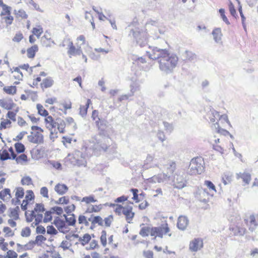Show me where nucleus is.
Segmentation results:
<instances>
[{"label":"nucleus","mask_w":258,"mask_h":258,"mask_svg":"<svg viewBox=\"0 0 258 258\" xmlns=\"http://www.w3.org/2000/svg\"><path fill=\"white\" fill-rule=\"evenodd\" d=\"M35 219V222L31 224V226L34 227L35 226L38 225L41 221L43 218L42 214H38Z\"/></svg>","instance_id":"obj_40"},{"label":"nucleus","mask_w":258,"mask_h":258,"mask_svg":"<svg viewBox=\"0 0 258 258\" xmlns=\"http://www.w3.org/2000/svg\"><path fill=\"white\" fill-rule=\"evenodd\" d=\"M47 233L48 234L56 235L57 231L53 226L49 225L47 227Z\"/></svg>","instance_id":"obj_47"},{"label":"nucleus","mask_w":258,"mask_h":258,"mask_svg":"<svg viewBox=\"0 0 258 258\" xmlns=\"http://www.w3.org/2000/svg\"><path fill=\"white\" fill-rule=\"evenodd\" d=\"M38 110V113L41 116H46L48 115V111L44 108L43 106L40 104H37L36 106Z\"/></svg>","instance_id":"obj_31"},{"label":"nucleus","mask_w":258,"mask_h":258,"mask_svg":"<svg viewBox=\"0 0 258 258\" xmlns=\"http://www.w3.org/2000/svg\"><path fill=\"white\" fill-rule=\"evenodd\" d=\"M170 177V175L169 174V172H167V173H162L153 176L152 177V180L155 182L157 181L158 182L160 183L169 180Z\"/></svg>","instance_id":"obj_13"},{"label":"nucleus","mask_w":258,"mask_h":258,"mask_svg":"<svg viewBox=\"0 0 258 258\" xmlns=\"http://www.w3.org/2000/svg\"><path fill=\"white\" fill-rule=\"evenodd\" d=\"M55 127L57 126V128L60 133H63L64 132V128L66 126L65 121L60 118H57L55 120Z\"/></svg>","instance_id":"obj_16"},{"label":"nucleus","mask_w":258,"mask_h":258,"mask_svg":"<svg viewBox=\"0 0 258 258\" xmlns=\"http://www.w3.org/2000/svg\"><path fill=\"white\" fill-rule=\"evenodd\" d=\"M167 168L170 174H172L176 169V164H175V162H170L169 164L168 165Z\"/></svg>","instance_id":"obj_52"},{"label":"nucleus","mask_w":258,"mask_h":258,"mask_svg":"<svg viewBox=\"0 0 258 258\" xmlns=\"http://www.w3.org/2000/svg\"><path fill=\"white\" fill-rule=\"evenodd\" d=\"M50 38L48 37L46 35H44L41 37L40 42L41 44L43 47H50L51 46V43H54L53 41L50 40Z\"/></svg>","instance_id":"obj_17"},{"label":"nucleus","mask_w":258,"mask_h":258,"mask_svg":"<svg viewBox=\"0 0 258 258\" xmlns=\"http://www.w3.org/2000/svg\"><path fill=\"white\" fill-rule=\"evenodd\" d=\"M112 216L111 215L109 216L104 219L105 225L106 227H110L112 222Z\"/></svg>","instance_id":"obj_64"},{"label":"nucleus","mask_w":258,"mask_h":258,"mask_svg":"<svg viewBox=\"0 0 258 258\" xmlns=\"http://www.w3.org/2000/svg\"><path fill=\"white\" fill-rule=\"evenodd\" d=\"M133 207L130 206H127L126 207H124L123 210L122 211V214L124 215L125 216L128 214L130 212L132 211Z\"/></svg>","instance_id":"obj_62"},{"label":"nucleus","mask_w":258,"mask_h":258,"mask_svg":"<svg viewBox=\"0 0 258 258\" xmlns=\"http://www.w3.org/2000/svg\"><path fill=\"white\" fill-rule=\"evenodd\" d=\"M21 183L22 185H29L32 184V180L30 176H25L22 178Z\"/></svg>","instance_id":"obj_38"},{"label":"nucleus","mask_w":258,"mask_h":258,"mask_svg":"<svg viewBox=\"0 0 258 258\" xmlns=\"http://www.w3.org/2000/svg\"><path fill=\"white\" fill-rule=\"evenodd\" d=\"M173 182L175 188L182 189L186 186V181L182 175L176 173L174 176Z\"/></svg>","instance_id":"obj_6"},{"label":"nucleus","mask_w":258,"mask_h":258,"mask_svg":"<svg viewBox=\"0 0 258 258\" xmlns=\"http://www.w3.org/2000/svg\"><path fill=\"white\" fill-rule=\"evenodd\" d=\"M205 184L209 188V189L216 192V187L214 184L209 180H206L205 181Z\"/></svg>","instance_id":"obj_53"},{"label":"nucleus","mask_w":258,"mask_h":258,"mask_svg":"<svg viewBox=\"0 0 258 258\" xmlns=\"http://www.w3.org/2000/svg\"><path fill=\"white\" fill-rule=\"evenodd\" d=\"M31 135L28 136V141L32 143L40 144L43 143V136L41 133L37 132L34 134L31 132Z\"/></svg>","instance_id":"obj_8"},{"label":"nucleus","mask_w":258,"mask_h":258,"mask_svg":"<svg viewBox=\"0 0 258 258\" xmlns=\"http://www.w3.org/2000/svg\"><path fill=\"white\" fill-rule=\"evenodd\" d=\"M25 199L24 200L31 201L34 199V195L32 190H28L27 191V195L25 196Z\"/></svg>","instance_id":"obj_45"},{"label":"nucleus","mask_w":258,"mask_h":258,"mask_svg":"<svg viewBox=\"0 0 258 258\" xmlns=\"http://www.w3.org/2000/svg\"><path fill=\"white\" fill-rule=\"evenodd\" d=\"M151 228L149 227H144L141 229L139 234L142 237L147 236L149 233L151 234Z\"/></svg>","instance_id":"obj_34"},{"label":"nucleus","mask_w":258,"mask_h":258,"mask_svg":"<svg viewBox=\"0 0 258 258\" xmlns=\"http://www.w3.org/2000/svg\"><path fill=\"white\" fill-rule=\"evenodd\" d=\"M10 210L11 211L10 214L9 215V216L10 217H13L14 218V220H17L19 219V216L18 213L17 212H16L12 209H10Z\"/></svg>","instance_id":"obj_55"},{"label":"nucleus","mask_w":258,"mask_h":258,"mask_svg":"<svg viewBox=\"0 0 258 258\" xmlns=\"http://www.w3.org/2000/svg\"><path fill=\"white\" fill-rule=\"evenodd\" d=\"M150 50L147 51L148 57L153 60H162L170 54L166 49L160 48L158 47H152Z\"/></svg>","instance_id":"obj_4"},{"label":"nucleus","mask_w":258,"mask_h":258,"mask_svg":"<svg viewBox=\"0 0 258 258\" xmlns=\"http://www.w3.org/2000/svg\"><path fill=\"white\" fill-rule=\"evenodd\" d=\"M31 234V230L29 227H26L22 230L21 235L22 237H28Z\"/></svg>","instance_id":"obj_42"},{"label":"nucleus","mask_w":258,"mask_h":258,"mask_svg":"<svg viewBox=\"0 0 258 258\" xmlns=\"http://www.w3.org/2000/svg\"><path fill=\"white\" fill-rule=\"evenodd\" d=\"M68 189V187L64 184L58 183L54 187V190L59 195L65 194Z\"/></svg>","instance_id":"obj_15"},{"label":"nucleus","mask_w":258,"mask_h":258,"mask_svg":"<svg viewBox=\"0 0 258 258\" xmlns=\"http://www.w3.org/2000/svg\"><path fill=\"white\" fill-rule=\"evenodd\" d=\"M101 205H99L98 206H95L92 205L91 208H88L86 212H89V213L98 212L101 210Z\"/></svg>","instance_id":"obj_41"},{"label":"nucleus","mask_w":258,"mask_h":258,"mask_svg":"<svg viewBox=\"0 0 258 258\" xmlns=\"http://www.w3.org/2000/svg\"><path fill=\"white\" fill-rule=\"evenodd\" d=\"M24 189L21 187H19L16 188V199H21L24 197Z\"/></svg>","instance_id":"obj_39"},{"label":"nucleus","mask_w":258,"mask_h":258,"mask_svg":"<svg viewBox=\"0 0 258 258\" xmlns=\"http://www.w3.org/2000/svg\"><path fill=\"white\" fill-rule=\"evenodd\" d=\"M70 217H66V223L68 226H74L76 223L75 215L74 214H71Z\"/></svg>","instance_id":"obj_29"},{"label":"nucleus","mask_w":258,"mask_h":258,"mask_svg":"<svg viewBox=\"0 0 258 258\" xmlns=\"http://www.w3.org/2000/svg\"><path fill=\"white\" fill-rule=\"evenodd\" d=\"M53 224L56 227L60 232L65 234L70 231V229H67L66 231H63V229H68V225L66 224L64 221L58 217L55 218Z\"/></svg>","instance_id":"obj_7"},{"label":"nucleus","mask_w":258,"mask_h":258,"mask_svg":"<svg viewBox=\"0 0 258 258\" xmlns=\"http://www.w3.org/2000/svg\"><path fill=\"white\" fill-rule=\"evenodd\" d=\"M204 160L201 157H198L192 159L188 169V174L190 175L201 174L204 169Z\"/></svg>","instance_id":"obj_3"},{"label":"nucleus","mask_w":258,"mask_h":258,"mask_svg":"<svg viewBox=\"0 0 258 258\" xmlns=\"http://www.w3.org/2000/svg\"><path fill=\"white\" fill-rule=\"evenodd\" d=\"M134 92H135V91L134 90V89L132 88L131 90V93L130 94H125V95H123L121 96L119 98V100L120 101H121L122 100H126V99H128V98L130 97L133 96Z\"/></svg>","instance_id":"obj_46"},{"label":"nucleus","mask_w":258,"mask_h":258,"mask_svg":"<svg viewBox=\"0 0 258 258\" xmlns=\"http://www.w3.org/2000/svg\"><path fill=\"white\" fill-rule=\"evenodd\" d=\"M14 13L16 15L17 18L20 17L22 19H27L28 18V15L23 9H20L18 11L15 10Z\"/></svg>","instance_id":"obj_26"},{"label":"nucleus","mask_w":258,"mask_h":258,"mask_svg":"<svg viewBox=\"0 0 258 258\" xmlns=\"http://www.w3.org/2000/svg\"><path fill=\"white\" fill-rule=\"evenodd\" d=\"M4 91L8 94L14 95L16 93V87L12 86L10 87H5L3 88Z\"/></svg>","instance_id":"obj_33"},{"label":"nucleus","mask_w":258,"mask_h":258,"mask_svg":"<svg viewBox=\"0 0 258 258\" xmlns=\"http://www.w3.org/2000/svg\"><path fill=\"white\" fill-rule=\"evenodd\" d=\"M3 231L6 233V235L7 236H13L14 233L12 232V230L9 227H5Z\"/></svg>","instance_id":"obj_60"},{"label":"nucleus","mask_w":258,"mask_h":258,"mask_svg":"<svg viewBox=\"0 0 258 258\" xmlns=\"http://www.w3.org/2000/svg\"><path fill=\"white\" fill-rule=\"evenodd\" d=\"M97 201V200L95 199V197L93 195L85 197L81 200L82 202H85L86 204H89L91 203H95Z\"/></svg>","instance_id":"obj_27"},{"label":"nucleus","mask_w":258,"mask_h":258,"mask_svg":"<svg viewBox=\"0 0 258 258\" xmlns=\"http://www.w3.org/2000/svg\"><path fill=\"white\" fill-rule=\"evenodd\" d=\"M169 231L170 229L166 221L164 223L161 224L160 226L152 227L151 229V235L152 236H155L154 238V239H156V236L162 238L163 234H167Z\"/></svg>","instance_id":"obj_5"},{"label":"nucleus","mask_w":258,"mask_h":258,"mask_svg":"<svg viewBox=\"0 0 258 258\" xmlns=\"http://www.w3.org/2000/svg\"><path fill=\"white\" fill-rule=\"evenodd\" d=\"M165 130L169 132H171L173 130V126L171 124L167 122L163 121V122Z\"/></svg>","instance_id":"obj_56"},{"label":"nucleus","mask_w":258,"mask_h":258,"mask_svg":"<svg viewBox=\"0 0 258 258\" xmlns=\"http://www.w3.org/2000/svg\"><path fill=\"white\" fill-rule=\"evenodd\" d=\"M46 240V238L43 235H39L36 237L35 242H36L37 245H41V242L45 241Z\"/></svg>","instance_id":"obj_54"},{"label":"nucleus","mask_w":258,"mask_h":258,"mask_svg":"<svg viewBox=\"0 0 258 258\" xmlns=\"http://www.w3.org/2000/svg\"><path fill=\"white\" fill-rule=\"evenodd\" d=\"M10 189L9 188H5V189L0 191V199L4 201V198L8 196V199H10L12 198Z\"/></svg>","instance_id":"obj_28"},{"label":"nucleus","mask_w":258,"mask_h":258,"mask_svg":"<svg viewBox=\"0 0 258 258\" xmlns=\"http://www.w3.org/2000/svg\"><path fill=\"white\" fill-rule=\"evenodd\" d=\"M53 80L50 77L46 78L43 80L41 83V88L42 89L49 88L53 85Z\"/></svg>","instance_id":"obj_21"},{"label":"nucleus","mask_w":258,"mask_h":258,"mask_svg":"<svg viewBox=\"0 0 258 258\" xmlns=\"http://www.w3.org/2000/svg\"><path fill=\"white\" fill-rule=\"evenodd\" d=\"M229 9L230 14L232 16H235L236 14V10L234 8V6L231 2H230L229 4Z\"/></svg>","instance_id":"obj_61"},{"label":"nucleus","mask_w":258,"mask_h":258,"mask_svg":"<svg viewBox=\"0 0 258 258\" xmlns=\"http://www.w3.org/2000/svg\"><path fill=\"white\" fill-rule=\"evenodd\" d=\"M90 99H88L87 103L85 106H80V114L82 115V116H84L86 115L87 112V109L89 107V104L91 103Z\"/></svg>","instance_id":"obj_25"},{"label":"nucleus","mask_w":258,"mask_h":258,"mask_svg":"<svg viewBox=\"0 0 258 258\" xmlns=\"http://www.w3.org/2000/svg\"><path fill=\"white\" fill-rule=\"evenodd\" d=\"M68 41H69V50L68 51V53L70 55V57H71V55H75V52L77 50V48L74 46L73 43L70 39H68Z\"/></svg>","instance_id":"obj_24"},{"label":"nucleus","mask_w":258,"mask_h":258,"mask_svg":"<svg viewBox=\"0 0 258 258\" xmlns=\"http://www.w3.org/2000/svg\"><path fill=\"white\" fill-rule=\"evenodd\" d=\"M27 134V132H26V131H23V132H21L19 133V135H18L15 138H14V140L16 141H19V140H21L23 137Z\"/></svg>","instance_id":"obj_63"},{"label":"nucleus","mask_w":258,"mask_h":258,"mask_svg":"<svg viewBox=\"0 0 258 258\" xmlns=\"http://www.w3.org/2000/svg\"><path fill=\"white\" fill-rule=\"evenodd\" d=\"M219 13L220 14V15L221 16V18L224 22H225V23L227 25L230 24V22L228 21L227 18L225 15V10L223 9H220L219 10Z\"/></svg>","instance_id":"obj_43"},{"label":"nucleus","mask_w":258,"mask_h":258,"mask_svg":"<svg viewBox=\"0 0 258 258\" xmlns=\"http://www.w3.org/2000/svg\"><path fill=\"white\" fill-rule=\"evenodd\" d=\"M55 204H68L69 203V199L67 197L60 198L57 201L52 200Z\"/></svg>","instance_id":"obj_35"},{"label":"nucleus","mask_w":258,"mask_h":258,"mask_svg":"<svg viewBox=\"0 0 258 258\" xmlns=\"http://www.w3.org/2000/svg\"><path fill=\"white\" fill-rule=\"evenodd\" d=\"M91 235L88 233H86L83 235V237H79V241L83 246H84L89 242V241L91 240Z\"/></svg>","instance_id":"obj_22"},{"label":"nucleus","mask_w":258,"mask_h":258,"mask_svg":"<svg viewBox=\"0 0 258 258\" xmlns=\"http://www.w3.org/2000/svg\"><path fill=\"white\" fill-rule=\"evenodd\" d=\"M71 246V244L69 242L66 240H63L61 242L60 247L62 248L63 250H66L69 248V247Z\"/></svg>","instance_id":"obj_57"},{"label":"nucleus","mask_w":258,"mask_h":258,"mask_svg":"<svg viewBox=\"0 0 258 258\" xmlns=\"http://www.w3.org/2000/svg\"><path fill=\"white\" fill-rule=\"evenodd\" d=\"M38 51V47L37 45H34L27 50V56L28 58H34L35 53Z\"/></svg>","instance_id":"obj_20"},{"label":"nucleus","mask_w":258,"mask_h":258,"mask_svg":"<svg viewBox=\"0 0 258 258\" xmlns=\"http://www.w3.org/2000/svg\"><path fill=\"white\" fill-rule=\"evenodd\" d=\"M15 148L18 153H22L25 151V147L21 143H17L15 144Z\"/></svg>","instance_id":"obj_36"},{"label":"nucleus","mask_w":258,"mask_h":258,"mask_svg":"<svg viewBox=\"0 0 258 258\" xmlns=\"http://www.w3.org/2000/svg\"><path fill=\"white\" fill-rule=\"evenodd\" d=\"M237 178H241L243 179V181L246 184H248L250 179V175L247 173H239L237 174Z\"/></svg>","instance_id":"obj_23"},{"label":"nucleus","mask_w":258,"mask_h":258,"mask_svg":"<svg viewBox=\"0 0 258 258\" xmlns=\"http://www.w3.org/2000/svg\"><path fill=\"white\" fill-rule=\"evenodd\" d=\"M16 112H14L13 111H9L7 114V117L9 118L10 119L14 121L16 120Z\"/></svg>","instance_id":"obj_59"},{"label":"nucleus","mask_w":258,"mask_h":258,"mask_svg":"<svg viewBox=\"0 0 258 258\" xmlns=\"http://www.w3.org/2000/svg\"><path fill=\"white\" fill-rule=\"evenodd\" d=\"M43 32L42 29L41 28H33L32 30V33L34 35H36L37 38H39L41 34Z\"/></svg>","instance_id":"obj_49"},{"label":"nucleus","mask_w":258,"mask_h":258,"mask_svg":"<svg viewBox=\"0 0 258 258\" xmlns=\"http://www.w3.org/2000/svg\"><path fill=\"white\" fill-rule=\"evenodd\" d=\"M10 159H11V157L8 152L6 150L3 151L2 155L1 156V160L5 161Z\"/></svg>","instance_id":"obj_44"},{"label":"nucleus","mask_w":258,"mask_h":258,"mask_svg":"<svg viewBox=\"0 0 258 258\" xmlns=\"http://www.w3.org/2000/svg\"><path fill=\"white\" fill-rule=\"evenodd\" d=\"M52 217L51 216V212L49 211H46L45 213V217L43 219V222L47 223L52 220Z\"/></svg>","instance_id":"obj_51"},{"label":"nucleus","mask_w":258,"mask_h":258,"mask_svg":"<svg viewBox=\"0 0 258 258\" xmlns=\"http://www.w3.org/2000/svg\"><path fill=\"white\" fill-rule=\"evenodd\" d=\"M17 253L12 250H9L7 251V255L5 256V257L7 258H17Z\"/></svg>","instance_id":"obj_50"},{"label":"nucleus","mask_w":258,"mask_h":258,"mask_svg":"<svg viewBox=\"0 0 258 258\" xmlns=\"http://www.w3.org/2000/svg\"><path fill=\"white\" fill-rule=\"evenodd\" d=\"M74 159L76 162L75 164L78 166H85L87 164L85 157L82 153L80 151H77L74 155Z\"/></svg>","instance_id":"obj_10"},{"label":"nucleus","mask_w":258,"mask_h":258,"mask_svg":"<svg viewBox=\"0 0 258 258\" xmlns=\"http://www.w3.org/2000/svg\"><path fill=\"white\" fill-rule=\"evenodd\" d=\"M212 128L215 130V132L220 135H222L223 136H227L229 134V132L226 130L223 129L221 128L218 122H216L214 123L212 125Z\"/></svg>","instance_id":"obj_19"},{"label":"nucleus","mask_w":258,"mask_h":258,"mask_svg":"<svg viewBox=\"0 0 258 258\" xmlns=\"http://www.w3.org/2000/svg\"><path fill=\"white\" fill-rule=\"evenodd\" d=\"M157 24V21L150 20L146 22L144 27L132 29L128 35L133 37L136 40L137 43L140 46H144L147 43V40L149 35L148 32L152 34L153 33L151 30L156 29Z\"/></svg>","instance_id":"obj_1"},{"label":"nucleus","mask_w":258,"mask_h":258,"mask_svg":"<svg viewBox=\"0 0 258 258\" xmlns=\"http://www.w3.org/2000/svg\"><path fill=\"white\" fill-rule=\"evenodd\" d=\"M75 206L74 204H72L71 206H67L64 208V211L68 214H69L72 212L74 211L75 210Z\"/></svg>","instance_id":"obj_58"},{"label":"nucleus","mask_w":258,"mask_h":258,"mask_svg":"<svg viewBox=\"0 0 258 258\" xmlns=\"http://www.w3.org/2000/svg\"><path fill=\"white\" fill-rule=\"evenodd\" d=\"M96 224H98L99 226H103V219L100 216H96L93 217L92 225H95Z\"/></svg>","instance_id":"obj_37"},{"label":"nucleus","mask_w":258,"mask_h":258,"mask_svg":"<svg viewBox=\"0 0 258 258\" xmlns=\"http://www.w3.org/2000/svg\"><path fill=\"white\" fill-rule=\"evenodd\" d=\"M44 205L42 204H36L34 208V211L37 212H43L45 211Z\"/></svg>","instance_id":"obj_48"},{"label":"nucleus","mask_w":258,"mask_h":258,"mask_svg":"<svg viewBox=\"0 0 258 258\" xmlns=\"http://www.w3.org/2000/svg\"><path fill=\"white\" fill-rule=\"evenodd\" d=\"M232 175L230 173H224V176L222 177L223 182L225 185L228 184L232 181Z\"/></svg>","instance_id":"obj_30"},{"label":"nucleus","mask_w":258,"mask_h":258,"mask_svg":"<svg viewBox=\"0 0 258 258\" xmlns=\"http://www.w3.org/2000/svg\"><path fill=\"white\" fill-rule=\"evenodd\" d=\"M13 100L10 98L0 99V106L7 110H11L16 106Z\"/></svg>","instance_id":"obj_9"},{"label":"nucleus","mask_w":258,"mask_h":258,"mask_svg":"<svg viewBox=\"0 0 258 258\" xmlns=\"http://www.w3.org/2000/svg\"><path fill=\"white\" fill-rule=\"evenodd\" d=\"M189 223V220L186 216H180L178 218L177 226L178 228L181 230H185Z\"/></svg>","instance_id":"obj_11"},{"label":"nucleus","mask_w":258,"mask_h":258,"mask_svg":"<svg viewBox=\"0 0 258 258\" xmlns=\"http://www.w3.org/2000/svg\"><path fill=\"white\" fill-rule=\"evenodd\" d=\"M183 55L187 60H190V61L196 59V56H197L195 53H194L191 51H187V50L185 51Z\"/></svg>","instance_id":"obj_32"},{"label":"nucleus","mask_w":258,"mask_h":258,"mask_svg":"<svg viewBox=\"0 0 258 258\" xmlns=\"http://www.w3.org/2000/svg\"><path fill=\"white\" fill-rule=\"evenodd\" d=\"M212 35L215 42L219 43L221 40V36L222 35L221 28H217L214 29L212 31Z\"/></svg>","instance_id":"obj_18"},{"label":"nucleus","mask_w":258,"mask_h":258,"mask_svg":"<svg viewBox=\"0 0 258 258\" xmlns=\"http://www.w3.org/2000/svg\"><path fill=\"white\" fill-rule=\"evenodd\" d=\"M178 60V58L176 55L170 54L162 60H159V69L165 74L172 73L176 67Z\"/></svg>","instance_id":"obj_2"},{"label":"nucleus","mask_w":258,"mask_h":258,"mask_svg":"<svg viewBox=\"0 0 258 258\" xmlns=\"http://www.w3.org/2000/svg\"><path fill=\"white\" fill-rule=\"evenodd\" d=\"M203 247V241L200 239H195L189 244V249L192 251H197Z\"/></svg>","instance_id":"obj_12"},{"label":"nucleus","mask_w":258,"mask_h":258,"mask_svg":"<svg viewBox=\"0 0 258 258\" xmlns=\"http://www.w3.org/2000/svg\"><path fill=\"white\" fill-rule=\"evenodd\" d=\"M45 121L46 122V126L47 128H49V130H51L50 138L52 139V138H54L53 137H52V135H53V132L52 131V129L53 128L55 127V120L54 121L53 120L51 116H48L45 119Z\"/></svg>","instance_id":"obj_14"}]
</instances>
